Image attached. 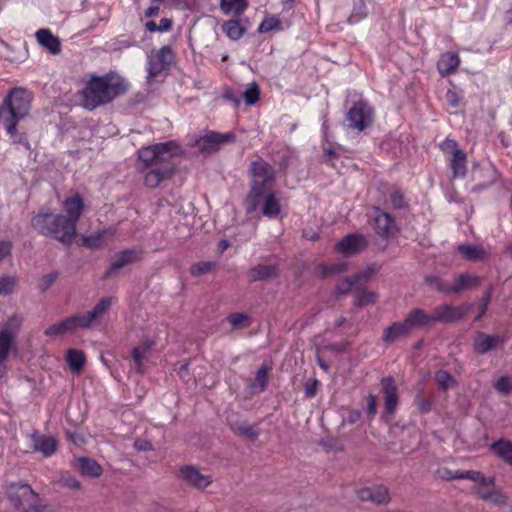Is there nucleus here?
Masks as SVG:
<instances>
[{"instance_id": "1", "label": "nucleus", "mask_w": 512, "mask_h": 512, "mask_svg": "<svg viewBox=\"0 0 512 512\" xmlns=\"http://www.w3.org/2000/svg\"><path fill=\"white\" fill-rule=\"evenodd\" d=\"M180 147L174 141L143 147L138 152V168L146 170L144 183L154 189L170 178L174 171L172 158L180 154Z\"/></svg>"}, {"instance_id": "2", "label": "nucleus", "mask_w": 512, "mask_h": 512, "mask_svg": "<svg viewBox=\"0 0 512 512\" xmlns=\"http://www.w3.org/2000/svg\"><path fill=\"white\" fill-rule=\"evenodd\" d=\"M126 90L127 83L117 74L91 76L80 91L81 105L87 110H94L101 105L110 103Z\"/></svg>"}, {"instance_id": "3", "label": "nucleus", "mask_w": 512, "mask_h": 512, "mask_svg": "<svg viewBox=\"0 0 512 512\" xmlns=\"http://www.w3.org/2000/svg\"><path fill=\"white\" fill-rule=\"evenodd\" d=\"M31 107V95L22 88L13 89L0 106V122L11 137L17 136V124Z\"/></svg>"}, {"instance_id": "4", "label": "nucleus", "mask_w": 512, "mask_h": 512, "mask_svg": "<svg viewBox=\"0 0 512 512\" xmlns=\"http://www.w3.org/2000/svg\"><path fill=\"white\" fill-rule=\"evenodd\" d=\"M31 226L39 234L52 237L66 245H70L76 236V230L63 215L53 214L48 209H41L34 215Z\"/></svg>"}, {"instance_id": "5", "label": "nucleus", "mask_w": 512, "mask_h": 512, "mask_svg": "<svg viewBox=\"0 0 512 512\" xmlns=\"http://www.w3.org/2000/svg\"><path fill=\"white\" fill-rule=\"evenodd\" d=\"M252 173L251 189L247 196V211L254 212L261 203L262 197L271 186L275 179V172L271 165L262 159L251 163Z\"/></svg>"}, {"instance_id": "6", "label": "nucleus", "mask_w": 512, "mask_h": 512, "mask_svg": "<svg viewBox=\"0 0 512 512\" xmlns=\"http://www.w3.org/2000/svg\"><path fill=\"white\" fill-rule=\"evenodd\" d=\"M22 318L18 315L11 316L0 329V366L9 357L12 350L16 349L15 339L19 333Z\"/></svg>"}, {"instance_id": "7", "label": "nucleus", "mask_w": 512, "mask_h": 512, "mask_svg": "<svg viewBox=\"0 0 512 512\" xmlns=\"http://www.w3.org/2000/svg\"><path fill=\"white\" fill-rule=\"evenodd\" d=\"M7 495L20 512H28L38 502V494L25 483H13L7 488Z\"/></svg>"}, {"instance_id": "8", "label": "nucleus", "mask_w": 512, "mask_h": 512, "mask_svg": "<svg viewBox=\"0 0 512 512\" xmlns=\"http://www.w3.org/2000/svg\"><path fill=\"white\" fill-rule=\"evenodd\" d=\"M374 118L373 108L364 101L353 105L346 115L347 127L351 130L362 132L371 126Z\"/></svg>"}, {"instance_id": "9", "label": "nucleus", "mask_w": 512, "mask_h": 512, "mask_svg": "<svg viewBox=\"0 0 512 512\" xmlns=\"http://www.w3.org/2000/svg\"><path fill=\"white\" fill-rule=\"evenodd\" d=\"M234 139L233 134H221L217 132H207L195 140L193 146L202 154H211L216 152L220 146Z\"/></svg>"}, {"instance_id": "10", "label": "nucleus", "mask_w": 512, "mask_h": 512, "mask_svg": "<svg viewBox=\"0 0 512 512\" xmlns=\"http://www.w3.org/2000/svg\"><path fill=\"white\" fill-rule=\"evenodd\" d=\"M113 302V297H105L102 298L92 310L83 314H76L80 329H89L94 326L109 311Z\"/></svg>"}, {"instance_id": "11", "label": "nucleus", "mask_w": 512, "mask_h": 512, "mask_svg": "<svg viewBox=\"0 0 512 512\" xmlns=\"http://www.w3.org/2000/svg\"><path fill=\"white\" fill-rule=\"evenodd\" d=\"M173 60V53L170 47L164 46L148 57V81L168 69Z\"/></svg>"}, {"instance_id": "12", "label": "nucleus", "mask_w": 512, "mask_h": 512, "mask_svg": "<svg viewBox=\"0 0 512 512\" xmlns=\"http://www.w3.org/2000/svg\"><path fill=\"white\" fill-rule=\"evenodd\" d=\"M468 311L467 306H452L449 304H442L434 308L432 323L443 322L451 323L460 320Z\"/></svg>"}, {"instance_id": "13", "label": "nucleus", "mask_w": 512, "mask_h": 512, "mask_svg": "<svg viewBox=\"0 0 512 512\" xmlns=\"http://www.w3.org/2000/svg\"><path fill=\"white\" fill-rule=\"evenodd\" d=\"M357 497L363 502H372L375 505H386L391 501L389 489L383 485L364 487L357 491Z\"/></svg>"}, {"instance_id": "14", "label": "nucleus", "mask_w": 512, "mask_h": 512, "mask_svg": "<svg viewBox=\"0 0 512 512\" xmlns=\"http://www.w3.org/2000/svg\"><path fill=\"white\" fill-rule=\"evenodd\" d=\"M368 245L365 236L361 234H349L336 244L337 252L346 256H352L363 251Z\"/></svg>"}, {"instance_id": "15", "label": "nucleus", "mask_w": 512, "mask_h": 512, "mask_svg": "<svg viewBox=\"0 0 512 512\" xmlns=\"http://www.w3.org/2000/svg\"><path fill=\"white\" fill-rule=\"evenodd\" d=\"M142 258V251L139 249H127L118 252L112 259L111 266L106 273V276H111L123 267L136 263Z\"/></svg>"}, {"instance_id": "16", "label": "nucleus", "mask_w": 512, "mask_h": 512, "mask_svg": "<svg viewBox=\"0 0 512 512\" xmlns=\"http://www.w3.org/2000/svg\"><path fill=\"white\" fill-rule=\"evenodd\" d=\"M84 209V203L79 194H75L73 196L67 197L63 202V210L65 215H63L76 230V224L80 219Z\"/></svg>"}, {"instance_id": "17", "label": "nucleus", "mask_w": 512, "mask_h": 512, "mask_svg": "<svg viewBox=\"0 0 512 512\" xmlns=\"http://www.w3.org/2000/svg\"><path fill=\"white\" fill-rule=\"evenodd\" d=\"M504 342L503 338L499 335H489L484 332H478L474 337L473 348L478 354H486L495 350Z\"/></svg>"}, {"instance_id": "18", "label": "nucleus", "mask_w": 512, "mask_h": 512, "mask_svg": "<svg viewBox=\"0 0 512 512\" xmlns=\"http://www.w3.org/2000/svg\"><path fill=\"white\" fill-rule=\"evenodd\" d=\"M181 476L185 482L197 489H204L212 483L210 475L202 474L193 466H186L181 469Z\"/></svg>"}, {"instance_id": "19", "label": "nucleus", "mask_w": 512, "mask_h": 512, "mask_svg": "<svg viewBox=\"0 0 512 512\" xmlns=\"http://www.w3.org/2000/svg\"><path fill=\"white\" fill-rule=\"evenodd\" d=\"M381 386L384 395L386 413L393 414L398 405V394L395 381L392 377H385L381 381Z\"/></svg>"}, {"instance_id": "20", "label": "nucleus", "mask_w": 512, "mask_h": 512, "mask_svg": "<svg viewBox=\"0 0 512 512\" xmlns=\"http://www.w3.org/2000/svg\"><path fill=\"white\" fill-rule=\"evenodd\" d=\"M33 450L40 452L44 457H50L56 453L58 443L56 438L34 433L31 435Z\"/></svg>"}, {"instance_id": "21", "label": "nucleus", "mask_w": 512, "mask_h": 512, "mask_svg": "<svg viewBox=\"0 0 512 512\" xmlns=\"http://www.w3.org/2000/svg\"><path fill=\"white\" fill-rule=\"evenodd\" d=\"M410 330L405 324L402 322H394L390 326L384 329L382 335V341L386 344H392L396 341H399L410 334Z\"/></svg>"}, {"instance_id": "22", "label": "nucleus", "mask_w": 512, "mask_h": 512, "mask_svg": "<svg viewBox=\"0 0 512 512\" xmlns=\"http://www.w3.org/2000/svg\"><path fill=\"white\" fill-rule=\"evenodd\" d=\"M278 267L273 264H258L252 267L248 276L251 281H265L278 276Z\"/></svg>"}, {"instance_id": "23", "label": "nucleus", "mask_w": 512, "mask_h": 512, "mask_svg": "<svg viewBox=\"0 0 512 512\" xmlns=\"http://www.w3.org/2000/svg\"><path fill=\"white\" fill-rule=\"evenodd\" d=\"M410 331L414 328L423 327L432 323L431 315L420 308H413L403 320Z\"/></svg>"}, {"instance_id": "24", "label": "nucleus", "mask_w": 512, "mask_h": 512, "mask_svg": "<svg viewBox=\"0 0 512 512\" xmlns=\"http://www.w3.org/2000/svg\"><path fill=\"white\" fill-rule=\"evenodd\" d=\"M460 64V59L457 53L447 52L441 55L437 63V68L442 76H447L453 73Z\"/></svg>"}, {"instance_id": "25", "label": "nucleus", "mask_w": 512, "mask_h": 512, "mask_svg": "<svg viewBox=\"0 0 512 512\" xmlns=\"http://www.w3.org/2000/svg\"><path fill=\"white\" fill-rule=\"evenodd\" d=\"M458 252L468 261H481L488 257V251L481 245L462 244L457 248Z\"/></svg>"}, {"instance_id": "26", "label": "nucleus", "mask_w": 512, "mask_h": 512, "mask_svg": "<svg viewBox=\"0 0 512 512\" xmlns=\"http://www.w3.org/2000/svg\"><path fill=\"white\" fill-rule=\"evenodd\" d=\"M38 43L49 50L52 54L60 53V41L48 29H40L36 32Z\"/></svg>"}, {"instance_id": "27", "label": "nucleus", "mask_w": 512, "mask_h": 512, "mask_svg": "<svg viewBox=\"0 0 512 512\" xmlns=\"http://www.w3.org/2000/svg\"><path fill=\"white\" fill-rule=\"evenodd\" d=\"M261 202H263L262 212L264 216L273 218L280 213L279 199L277 198V194L271 189L265 192Z\"/></svg>"}, {"instance_id": "28", "label": "nucleus", "mask_w": 512, "mask_h": 512, "mask_svg": "<svg viewBox=\"0 0 512 512\" xmlns=\"http://www.w3.org/2000/svg\"><path fill=\"white\" fill-rule=\"evenodd\" d=\"M374 229L380 236H389L393 229V221L389 214L376 209L374 216Z\"/></svg>"}, {"instance_id": "29", "label": "nucleus", "mask_w": 512, "mask_h": 512, "mask_svg": "<svg viewBox=\"0 0 512 512\" xmlns=\"http://www.w3.org/2000/svg\"><path fill=\"white\" fill-rule=\"evenodd\" d=\"M480 284V278L472 274H460L452 284V294L463 290L473 289Z\"/></svg>"}, {"instance_id": "30", "label": "nucleus", "mask_w": 512, "mask_h": 512, "mask_svg": "<svg viewBox=\"0 0 512 512\" xmlns=\"http://www.w3.org/2000/svg\"><path fill=\"white\" fill-rule=\"evenodd\" d=\"M115 234V229L108 228L97 231L89 236L84 237V244L92 249H99L103 246L105 241Z\"/></svg>"}, {"instance_id": "31", "label": "nucleus", "mask_w": 512, "mask_h": 512, "mask_svg": "<svg viewBox=\"0 0 512 512\" xmlns=\"http://www.w3.org/2000/svg\"><path fill=\"white\" fill-rule=\"evenodd\" d=\"M77 466L83 475L89 477H99L102 474V467L91 458L77 459Z\"/></svg>"}, {"instance_id": "32", "label": "nucleus", "mask_w": 512, "mask_h": 512, "mask_svg": "<svg viewBox=\"0 0 512 512\" xmlns=\"http://www.w3.org/2000/svg\"><path fill=\"white\" fill-rule=\"evenodd\" d=\"M490 448L503 461L512 466V442L501 439L491 444Z\"/></svg>"}, {"instance_id": "33", "label": "nucleus", "mask_w": 512, "mask_h": 512, "mask_svg": "<svg viewBox=\"0 0 512 512\" xmlns=\"http://www.w3.org/2000/svg\"><path fill=\"white\" fill-rule=\"evenodd\" d=\"M466 154L464 151L456 152V154L450 158V166L454 178H462L466 175Z\"/></svg>"}, {"instance_id": "34", "label": "nucleus", "mask_w": 512, "mask_h": 512, "mask_svg": "<svg viewBox=\"0 0 512 512\" xmlns=\"http://www.w3.org/2000/svg\"><path fill=\"white\" fill-rule=\"evenodd\" d=\"M66 360L70 368L77 373L82 371L85 365V355L82 351L77 349H69L67 351Z\"/></svg>"}, {"instance_id": "35", "label": "nucleus", "mask_w": 512, "mask_h": 512, "mask_svg": "<svg viewBox=\"0 0 512 512\" xmlns=\"http://www.w3.org/2000/svg\"><path fill=\"white\" fill-rule=\"evenodd\" d=\"M221 9L226 14L240 15L248 6L247 0H221Z\"/></svg>"}, {"instance_id": "36", "label": "nucleus", "mask_w": 512, "mask_h": 512, "mask_svg": "<svg viewBox=\"0 0 512 512\" xmlns=\"http://www.w3.org/2000/svg\"><path fill=\"white\" fill-rule=\"evenodd\" d=\"M222 28L226 35L232 40L240 39L244 33V28L237 20L226 21Z\"/></svg>"}, {"instance_id": "37", "label": "nucleus", "mask_w": 512, "mask_h": 512, "mask_svg": "<svg viewBox=\"0 0 512 512\" xmlns=\"http://www.w3.org/2000/svg\"><path fill=\"white\" fill-rule=\"evenodd\" d=\"M435 380L440 389L446 391L456 384L455 379L444 370H440L435 374Z\"/></svg>"}, {"instance_id": "38", "label": "nucleus", "mask_w": 512, "mask_h": 512, "mask_svg": "<svg viewBox=\"0 0 512 512\" xmlns=\"http://www.w3.org/2000/svg\"><path fill=\"white\" fill-rule=\"evenodd\" d=\"M378 266L377 265H372L370 267H368L365 271H363L362 273L358 274L357 276H355L354 278H351V279H348L346 281V289L343 291V293H345L346 291L350 290L360 279H368L370 278L371 276H373L374 274H376L378 272Z\"/></svg>"}, {"instance_id": "39", "label": "nucleus", "mask_w": 512, "mask_h": 512, "mask_svg": "<svg viewBox=\"0 0 512 512\" xmlns=\"http://www.w3.org/2000/svg\"><path fill=\"white\" fill-rule=\"evenodd\" d=\"M227 320L235 329L245 328L250 324L249 317L245 313H232L228 316Z\"/></svg>"}, {"instance_id": "40", "label": "nucleus", "mask_w": 512, "mask_h": 512, "mask_svg": "<svg viewBox=\"0 0 512 512\" xmlns=\"http://www.w3.org/2000/svg\"><path fill=\"white\" fill-rule=\"evenodd\" d=\"M483 500L491 501L495 505L503 506L507 504V497L498 488L491 487L489 494L483 495Z\"/></svg>"}, {"instance_id": "41", "label": "nucleus", "mask_w": 512, "mask_h": 512, "mask_svg": "<svg viewBox=\"0 0 512 512\" xmlns=\"http://www.w3.org/2000/svg\"><path fill=\"white\" fill-rule=\"evenodd\" d=\"M425 282L433 287H435L439 292L445 294H452V284H448L438 277L429 276L425 278Z\"/></svg>"}, {"instance_id": "42", "label": "nucleus", "mask_w": 512, "mask_h": 512, "mask_svg": "<svg viewBox=\"0 0 512 512\" xmlns=\"http://www.w3.org/2000/svg\"><path fill=\"white\" fill-rule=\"evenodd\" d=\"M259 87L253 82L243 92V98L247 105H254L259 99Z\"/></svg>"}, {"instance_id": "43", "label": "nucleus", "mask_w": 512, "mask_h": 512, "mask_svg": "<svg viewBox=\"0 0 512 512\" xmlns=\"http://www.w3.org/2000/svg\"><path fill=\"white\" fill-rule=\"evenodd\" d=\"M234 431L251 440H256L259 436V433L254 429V427L247 423L236 425L234 427Z\"/></svg>"}, {"instance_id": "44", "label": "nucleus", "mask_w": 512, "mask_h": 512, "mask_svg": "<svg viewBox=\"0 0 512 512\" xmlns=\"http://www.w3.org/2000/svg\"><path fill=\"white\" fill-rule=\"evenodd\" d=\"M268 374L269 368L261 367L256 373L253 387L258 388L259 391H263L267 385Z\"/></svg>"}, {"instance_id": "45", "label": "nucleus", "mask_w": 512, "mask_h": 512, "mask_svg": "<svg viewBox=\"0 0 512 512\" xmlns=\"http://www.w3.org/2000/svg\"><path fill=\"white\" fill-rule=\"evenodd\" d=\"M215 263L213 262H198L191 267V274L195 277L207 274L213 270Z\"/></svg>"}, {"instance_id": "46", "label": "nucleus", "mask_w": 512, "mask_h": 512, "mask_svg": "<svg viewBox=\"0 0 512 512\" xmlns=\"http://www.w3.org/2000/svg\"><path fill=\"white\" fill-rule=\"evenodd\" d=\"M496 390L503 395L512 393V380L508 376H501L494 384Z\"/></svg>"}, {"instance_id": "47", "label": "nucleus", "mask_w": 512, "mask_h": 512, "mask_svg": "<svg viewBox=\"0 0 512 512\" xmlns=\"http://www.w3.org/2000/svg\"><path fill=\"white\" fill-rule=\"evenodd\" d=\"M59 324L62 328V331L65 334L69 333V332H73L77 329H80V325H79L78 318H77L76 314L72 315L70 317H67L63 321L59 322Z\"/></svg>"}, {"instance_id": "48", "label": "nucleus", "mask_w": 512, "mask_h": 512, "mask_svg": "<svg viewBox=\"0 0 512 512\" xmlns=\"http://www.w3.org/2000/svg\"><path fill=\"white\" fill-rule=\"evenodd\" d=\"M61 482L64 487L71 489V490H80L81 484L80 482L73 476L69 474H64L61 477Z\"/></svg>"}, {"instance_id": "49", "label": "nucleus", "mask_w": 512, "mask_h": 512, "mask_svg": "<svg viewBox=\"0 0 512 512\" xmlns=\"http://www.w3.org/2000/svg\"><path fill=\"white\" fill-rule=\"evenodd\" d=\"M441 149L443 152L451 154V157H453L456 152H461L462 150L459 149L458 144L452 140V139H446L441 144Z\"/></svg>"}, {"instance_id": "50", "label": "nucleus", "mask_w": 512, "mask_h": 512, "mask_svg": "<svg viewBox=\"0 0 512 512\" xmlns=\"http://www.w3.org/2000/svg\"><path fill=\"white\" fill-rule=\"evenodd\" d=\"M278 25H279V21L276 18H274V17L266 18L259 25L258 31L260 33L269 32L271 30H274Z\"/></svg>"}, {"instance_id": "51", "label": "nucleus", "mask_w": 512, "mask_h": 512, "mask_svg": "<svg viewBox=\"0 0 512 512\" xmlns=\"http://www.w3.org/2000/svg\"><path fill=\"white\" fill-rule=\"evenodd\" d=\"M462 100V95H460L457 91L449 89L446 93V101L447 103L453 107L458 108Z\"/></svg>"}, {"instance_id": "52", "label": "nucleus", "mask_w": 512, "mask_h": 512, "mask_svg": "<svg viewBox=\"0 0 512 512\" xmlns=\"http://www.w3.org/2000/svg\"><path fill=\"white\" fill-rule=\"evenodd\" d=\"M15 284L16 280L13 277H5L0 279V295L12 292Z\"/></svg>"}, {"instance_id": "53", "label": "nucleus", "mask_w": 512, "mask_h": 512, "mask_svg": "<svg viewBox=\"0 0 512 512\" xmlns=\"http://www.w3.org/2000/svg\"><path fill=\"white\" fill-rule=\"evenodd\" d=\"M57 278H58V272H52V273L44 275L40 281V289L42 291L47 290L50 286L53 285V283L56 281Z\"/></svg>"}, {"instance_id": "54", "label": "nucleus", "mask_w": 512, "mask_h": 512, "mask_svg": "<svg viewBox=\"0 0 512 512\" xmlns=\"http://www.w3.org/2000/svg\"><path fill=\"white\" fill-rule=\"evenodd\" d=\"M377 295L374 292H362L358 297V305L366 306L368 304L374 303L376 301Z\"/></svg>"}, {"instance_id": "55", "label": "nucleus", "mask_w": 512, "mask_h": 512, "mask_svg": "<svg viewBox=\"0 0 512 512\" xmlns=\"http://www.w3.org/2000/svg\"><path fill=\"white\" fill-rule=\"evenodd\" d=\"M146 357V355L142 352H140L139 349L134 348L132 351V358L135 362L136 369L139 373L143 372V360Z\"/></svg>"}, {"instance_id": "56", "label": "nucleus", "mask_w": 512, "mask_h": 512, "mask_svg": "<svg viewBox=\"0 0 512 512\" xmlns=\"http://www.w3.org/2000/svg\"><path fill=\"white\" fill-rule=\"evenodd\" d=\"M475 482L478 483L481 488H491L495 486V477H485L480 472Z\"/></svg>"}, {"instance_id": "57", "label": "nucleus", "mask_w": 512, "mask_h": 512, "mask_svg": "<svg viewBox=\"0 0 512 512\" xmlns=\"http://www.w3.org/2000/svg\"><path fill=\"white\" fill-rule=\"evenodd\" d=\"M491 295H492V287H490L487 292L485 293L483 299H482V304H481V307H480V312L478 314V316L476 317V320H479L487 311V308H488V304L491 300Z\"/></svg>"}, {"instance_id": "58", "label": "nucleus", "mask_w": 512, "mask_h": 512, "mask_svg": "<svg viewBox=\"0 0 512 512\" xmlns=\"http://www.w3.org/2000/svg\"><path fill=\"white\" fill-rule=\"evenodd\" d=\"M415 402L421 412L427 413L431 410V402L422 395H417Z\"/></svg>"}, {"instance_id": "59", "label": "nucleus", "mask_w": 512, "mask_h": 512, "mask_svg": "<svg viewBox=\"0 0 512 512\" xmlns=\"http://www.w3.org/2000/svg\"><path fill=\"white\" fill-rule=\"evenodd\" d=\"M12 243L10 241H0V263L10 255Z\"/></svg>"}, {"instance_id": "60", "label": "nucleus", "mask_w": 512, "mask_h": 512, "mask_svg": "<svg viewBox=\"0 0 512 512\" xmlns=\"http://www.w3.org/2000/svg\"><path fill=\"white\" fill-rule=\"evenodd\" d=\"M44 334L46 336L51 337V336H61V335H64L65 333L62 331L60 324L55 323V324L49 326L47 329H45Z\"/></svg>"}, {"instance_id": "61", "label": "nucleus", "mask_w": 512, "mask_h": 512, "mask_svg": "<svg viewBox=\"0 0 512 512\" xmlns=\"http://www.w3.org/2000/svg\"><path fill=\"white\" fill-rule=\"evenodd\" d=\"M317 388H318V381L317 380L308 381L305 384V395L307 397H309V398L314 397L316 395Z\"/></svg>"}, {"instance_id": "62", "label": "nucleus", "mask_w": 512, "mask_h": 512, "mask_svg": "<svg viewBox=\"0 0 512 512\" xmlns=\"http://www.w3.org/2000/svg\"><path fill=\"white\" fill-rule=\"evenodd\" d=\"M367 411L368 414L374 416L377 412V397L370 394L367 399Z\"/></svg>"}, {"instance_id": "63", "label": "nucleus", "mask_w": 512, "mask_h": 512, "mask_svg": "<svg viewBox=\"0 0 512 512\" xmlns=\"http://www.w3.org/2000/svg\"><path fill=\"white\" fill-rule=\"evenodd\" d=\"M391 202L395 208H402L404 206V197L401 192L395 191L391 194Z\"/></svg>"}, {"instance_id": "64", "label": "nucleus", "mask_w": 512, "mask_h": 512, "mask_svg": "<svg viewBox=\"0 0 512 512\" xmlns=\"http://www.w3.org/2000/svg\"><path fill=\"white\" fill-rule=\"evenodd\" d=\"M28 512H56V510L52 506L42 505L38 501L28 510Z\"/></svg>"}]
</instances>
